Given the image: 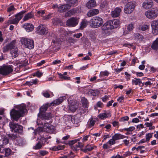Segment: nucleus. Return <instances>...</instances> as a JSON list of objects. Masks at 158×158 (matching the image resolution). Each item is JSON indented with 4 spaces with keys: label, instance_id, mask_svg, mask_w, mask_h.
Here are the masks:
<instances>
[{
    "label": "nucleus",
    "instance_id": "5701e85b",
    "mask_svg": "<svg viewBox=\"0 0 158 158\" xmlns=\"http://www.w3.org/2000/svg\"><path fill=\"white\" fill-rule=\"evenodd\" d=\"M96 5L95 0H90L86 4V6L89 9H90L94 7Z\"/></svg>",
    "mask_w": 158,
    "mask_h": 158
},
{
    "label": "nucleus",
    "instance_id": "aec40b11",
    "mask_svg": "<svg viewBox=\"0 0 158 158\" xmlns=\"http://www.w3.org/2000/svg\"><path fill=\"white\" fill-rule=\"evenodd\" d=\"M99 10L98 9L91 10L87 13V15L88 17H91L98 15L99 13Z\"/></svg>",
    "mask_w": 158,
    "mask_h": 158
},
{
    "label": "nucleus",
    "instance_id": "cd10ccee",
    "mask_svg": "<svg viewBox=\"0 0 158 158\" xmlns=\"http://www.w3.org/2000/svg\"><path fill=\"white\" fill-rule=\"evenodd\" d=\"M42 94L44 97L46 98L50 97L51 95H52V96L53 95L52 92L49 91L48 90L44 91L42 93Z\"/></svg>",
    "mask_w": 158,
    "mask_h": 158
},
{
    "label": "nucleus",
    "instance_id": "bf43d9fd",
    "mask_svg": "<svg viewBox=\"0 0 158 158\" xmlns=\"http://www.w3.org/2000/svg\"><path fill=\"white\" fill-rule=\"evenodd\" d=\"M108 144H109L108 143H106L105 144H104L103 145V148H104V149H107L108 148H110V145L109 146L108 145Z\"/></svg>",
    "mask_w": 158,
    "mask_h": 158
},
{
    "label": "nucleus",
    "instance_id": "ea45409f",
    "mask_svg": "<svg viewBox=\"0 0 158 158\" xmlns=\"http://www.w3.org/2000/svg\"><path fill=\"white\" fill-rule=\"evenodd\" d=\"M96 123V120L93 118H91L89 119V127H93L94 125Z\"/></svg>",
    "mask_w": 158,
    "mask_h": 158
},
{
    "label": "nucleus",
    "instance_id": "4468645a",
    "mask_svg": "<svg viewBox=\"0 0 158 158\" xmlns=\"http://www.w3.org/2000/svg\"><path fill=\"white\" fill-rule=\"evenodd\" d=\"M38 116L40 119L42 120H49L52 118L53 117L52 114L49 113H39Z\"/></svg>",
    "mask_w": 158,
    "mask_h": 158
},
{
    "label": "nucleus",
    "instance_id": "20e7f679",
    "mask_svg": "<svg viewBox=\"0 0 158 158\" xmlns=\"http://www.w3.org/2000/svg\"><path fill=\"white\" fill-rule=\"evenodd\" d=\"M64 99L63 97H60L56 100L54 101L53 102L50 103H46L43 105L40 108V111L39 113H44L46 111L49 106H51L52 104L53 106L54 105H59L62 102Z\"/></svg>",
    "mask_w": 158,
    "mask_h": 158
},
{
    "label": "nucleus",
    "instance_id": "09e8293b",
    "mask_svg": "<svg viewBox=\"0 0 158 158\" xmlns=\"http://www.w3.org/2000/svg\"><path fill=\"white\" fill-rule=\"evenodd\" d=\"M43 75V73L40 71H37L35 73H34V76H36L38 77H41Z\"/></svg>",
    "mask_w": 158,
    "mask_h": 158
},
{
    "label": "nucleus",
    "instance_id": "f8f14e48",
    "mask_svg": "<svg viewBox=\"0 0 158 158\" xmlns=\"http://www.w3.org/2000/svg\"><path fill=\"white\" fill-rule=\"evenodd\" d=\"M37 32L39 35H43L47 34L48 31L45 26L41 24L39 25L36 28Z\"/></svg>",
    "mask_w": 158,
    "mask_h": 158
},
{
    "label": "nucleus",
    "instance_id": "a18cd8bd",
    "mask_svg": "<svg viewBox=\"0 0 158 158\" xmlns=\"http://www.w3.org/2000/svg\"><path fill=\"white\" fill-rule=\"evenodd\" d=\"M88 94L89 95H90L93 96H95L97 94L95 90L92 89H90L89 90Z\"/></svg>",
    "mask_w": 158,
    "mask_h": 158
},
{
    "label": "nucleus",
    "instance_id": "5fc2aeb1",
    "mask_svg": "<svg viewBox=\"0 0 158 158\" xmlns=\"http://www.w3.org/2000/svg\"><path fill=\"white\" fill-rule=\"evenodd\" d=\"M40 154L42 156H44L47 155L48 153V152L45 150H41L39 152Z\"/></svg>",
    "mask_w": 158,
    "mask_h": 158
},
{
    "label": "nucleus",
    "instance_id": "c9c22d12",
    "mask_svg": "<svg viewBox=\"0 0 158 158\" xmlns=\"http://www.w3.org/2000/svg\"><path fill=\"white\" fill-rule=\"evenodd\" d=\"M110 115L109 113H105L102 114H100L98 115V117L101 119H104V118L108 117Z\"/></svg>",
    "mask_w": 158,
    "mask_h": 158
},
{
    "label": "nucleus",
    "instance_id": "0eeeda50",
    "mask_svg": "<svg viewBox=\"0 0 158 158\" xmlns=\"http://www.w3.org/2000/svg\"><path fill=\"white\" fill-rule=\"evenodd\" d=\"M21 42L22 44L26 48L32 49L34 48V41L31 39L22 38L21 40Z\"/></svg>",
    "mask_w": 158,
    "mask_h": 158
},
{
    "label": "nucleus",
    "instance_id": "79ce46f5",
    "mask_svg": "<svg viewBox=\"0 0 158 158\" xmlns=\"http://www.w3.org/2000/svg\"><path fill=\"white\" fill-rule=\"evenodd\" d=\"M75 139L73 140H70L69 141L68 144L70 145H72L77 142L80 141V139Z\"/></svg>",
    "mask_w": 158,
    "mask_h": 158
},
{
    "label": "nucleus",
    "instance_id": "774afa93",
    "mask_svg": "<svg viewBox=\"0 0 158 158\" xmlns=\"http://www.w3.org/2000/svg\"><path fill=\"white\" fill-rule=\"evenodd\" d=\"M139 119L137 118H133L132 120V122L134 123H137L139 122Z\"/></svg>",
    "mask_w": 158,
    "mask_h": 158
},
{
    "label": "nucleus",
    "instance_id": "603ef678",
    "mask_svg": "<svg viewBox=\"0 0 158 158\" xmlns=\"http://www.w3.org/2000/svg\"><path fill=\"white\" fill-rule=\"evenodd\" d=\"M135 129L134 127H131L128 128H125L124 130L127 131H132Z\"/></svg>",
    "mask_w": 158,
    "mask_h": 158
},
{
    "label": "nucleus",
    "instance_id": "f03ea898",
    "mask_svg": "<svg viewBox=\"0 0 158 158\" xmlns=\"http://www.w3.org/2000/svg\"><path fill=\"white\" fill-rule=\"evenodd\" d=\"M16 40H13L2 48V52L5 53L10 51V54L13 58H15L19 55L18 49L15 45Z\"/></svg>",
    "mask_w": 158,
    "mask_h": 158
},
{
    "label": "nucleus",
    "instance_id": "9d476101",
    "mask_svg": "<svg viewBox=\"0 0 158 158\" xmlns=\"http://www.w3.org/2000/svg\"><path fill=\"white\" fill-rule=\"evenodd\" d=\"M136 3L135 2H130L125 5L124 8L125 13L127 14H131L134 10L136 6Z\"/></svg>",
    "mask_w": 158,
    "mask_h": 158
},
{
    "label": "nucleus",
    "instance_id": "4be33fe9",
    "mask_svg": "<svg viewBox=\"0 0 158 158\" xmlns=\"http://www.w3.org/2000/svg\"><path fill=\"white\" fill-rule=\"evenodd\" d=\"M23 27L26 30V31L29 32L32 31L34 29V26L31 24L26 23L23 25Z\"/></svg>",
    "mask_w": 158,
    "mask_h": 158
},
{
    "label": "nucleus",
    "instance_id": "6ab92c4d",
    "mask_svg": "<svg viewBox=\"0 0 158 158\" xmlns=\"http://www.w3.org/2000/svg\"><path fill=\"white\" fill-rule=\"evenodd\" d=\"M152 0H147L143 3V6L146 9L151 8L152 6Z\"/></svg>",
    "mask_w": 158,
    "mask_h": 158
},
{
    "label": "nucleus",
    "instance_id": "4d7b16f0",
    "mask_svg": "<svg viewBox=\"0 0 158 158\" xmlns=\"http://www.w3.org/2000/svg\"><path fill=\"white\" fill-rule=\"evenodd\" d=\"M108 144L110 146L115 143V141L112 138L110 140L107 142Z\"/></svg>",
    "mask_w": 158,
    "mask_h": 158
},
{
    "label": "nucleus",
    "instance_id": "f257e3e1",
    "mask_svg": "<svg viewBox=\"0 0 158 158\" xmlns=\"http://www.w3.org/2000/svg\"><path fill=\"white\" fill-rule=\"evenodd\" d=\"M27 111L26 106L24 105H20L13 108L10 111L11 118L16 121H18L19 119L23 116V114Z\"/></svg>",
    "mask_w": 158,
    "mask_h": 158
},
{
    "label": "nucleus",
    "instance_id": "0e129e2a",
    "mask_svg": "<svg viewBox=\"0 0 158 158\" xmlns=\"http://www.w3.org/2000/svg\"><path fill=\"white\" fill-rule=\"evenodd\" d=\"M61 62V60H56L52 62V64L54 65H56L60 64Z\"/></svg>",
    "mask_w": 158,
    "mask_h": 158
},
{
    "label": "nucleus",
    "instance_id": "8fccbe9b",
    "mask_svg": "<svg viewBox=\"0 0 158 158\" xmlns=\"http://www.w3.org/2000/svg\"><path fill=\"white\" fill-rule=\"evenodd\" d=\"M152 134L148 133L146 134V139L147 141H149L150 138L152 137Z\"/></svg>",
    "mask_w": 158,
    "mask_h": 158
},
{
    "label": "nucleus",
    "instance_id": "423d86ee",
    "mask_svg": "<svg viewBox=\"0 0 158 158\" xmlns=\"http://www.w3.org/2000/svg\"><path fill=\"white\" fill-rule=\"evenodd\" d=\"M14 69L12 65H8L0 67V74L3 75H7L12 73Z\"/></svg>",
    "mask_w": 158,
    "mask_h": 158
},
{
    "label": "nucleus",
    "instance_id": "a19ab883",
    "mask_svg": "<svg viewBox=\"0 0 158 158\" xmlns=\"http://www.w3.org/2000/svg\"><path fill=\"white\" fill-rule=\"evenodd\" d=\"M58 75L59 76V78L64 80H69L70 79V77H67L65 76H63L61 73H58Z\"/></svg>",
    "mask_w": 158,
    "mask_h": 158
},
{
    "label": "nucleus",
    "instance_id": "37998d69",
    "mask_svg": "<svg viewBox=\"0 0 158 158\" xmlns=\"http://www.w3.org/2000/svg\"><path fill=\"white\" fill-rule=\"evenodd\" d=\"M113 22V25L114 28H116L118 26V20H112Z\"/></svg>",
    "mask_w": 158,
    "mask_h": 158
},
{
    "label": "nucleus",
    "instance_id": "f3484780",
    "mask_svg": "<svg viewBox=\"0 0 158 158\" xmlns=\"http://www.w3.org/2000/svg\"><path fill=\"white\" fill-rule=\"evenodd\" d=\"M97 148V146L89 144H87L84 148H82V151L85 153H87L88 152L90 151L94 148Z\"/></svg>",
    "mask_w": 158,
    "mask_h": 158
},
{
    "label": "nucleus",
    "instance_id": "7c9ffc66",
    "mask_svg": "<svg viewBox=\"0 0 158 158\" xmlns=\"http://www.w3.org/2000/svg\"><path fill=\"white\" fill-rule=\"evenodd\" d=\"M111 15L113 18L118 17V8H116L114 10L111 12Z\"/></svg>",
    "mask_w": 158,
    "mask_h": 158
},
{
    "label": "nucleus",
    "instance_id": "58836bf2",
    "mask_svg": "<svg viewBox=\"0 0 158 158\" xmlns=\"http://www.w3.org/2000/svg\"><path fill=\"white\" fill-rule=\"evenodd\" d=\"M140 83H141V81L139 78H135L134 79L132 80V84H134L135 85H138Z\"/></svg>",
    "mask_w": 158,
    "mask_h": 158
},
{
    "label": "nucleus",
    "instance_id": "864d4df0",
    "mask_svg": "<svg viewBox=\"0 0 158 158\" xmlns=\"http://www.w3.org/2000/svg\"><path fill=\"white\" fill-rule=\"evenodd\" d=\"M15 9L14 6L12 5L9 6L7 9V11L8 12H10L12 10H14Z\"/></svg>",
    "mask_w": 158,
    "mask_h": 158
},
{
    "label": "nucleus",
    "instance_id": "e2e57ef3",
    "mask_svg": "<svg viewBox=\"0 0 158 158\" xmlns=\"http://www.w3.org/2000/svg\"><path fill=\"white\" fill-rule=\"evenodd\" d=\"M74 13V10L73 9L70 10L69 11H68L67 14L68 15L71 16L73 15Z\"/></svg>",
    "mask_w": 158,
    "mask_h": 158
},
{
    "label": "nucleus",
    "instance_id": "f704fd0d",
    "mask_svg": "<svg viewBox=\"0 0 158 158\" xmlns=\"http://www.w3.org/2000/svg\"><path fill=\"white\" fill-rule=\"evenodd\" d=\"M44 145V144L39 141L36 145L33 147V149L35 150L40 149Z\"/></svg>",
    "mask_w": 158,
    "mask_h": 158
},
{
    "label": "nucleus",
    "instance_id": "7ed1b4c3",
    "mask_svg": "<svg viewBox=\"0 0 158 158\" xmlns=\"http://www.w3.org/2000/svg\"><path fill=\"white\" fill-rule=\"evenodd\" d=\"M103 23V19L99 16H95L90 19V25L92 27L96 28L101 27Z\"/></svg>",
    "mask_w": 158,
    "mask_h": 158
},
{
    "label": "nucleus",
    "instance_id": "bb28decb",
    "mask_svg": "<svg viewBox=\"0 0 158 158\" xmlns=\"http://www.w3.org/2000/svg\"><path fill=\"white\" fill-rule=\"evenodd\" d=\"M9 142V139L7 137H3L0 140V144H2L4 146L7 144Z\"/></svg>",
    "mask_w": 158,
    "mask_h": 158
},
{
    "label": "nucleus",
    "instance_id": "49530a36",
    "mask_svg": "<svg viewBox=\"0 0 158 158\" xmlns=\"http://www.w3.org/2000/svg\"><path fill=\"white\" fill-rule=\"evenodd\" d=\"M77 109V106L76 105H71L69 107L70 110L73 112H74Z\"/></svg>",
    "mask_w": 158,
    "mask_h": 158
},
{
    "label": "nucleus",
    "instance_id": "39448f33",
    "mask_svg": "<svg viewBox=\"0 0 158 158\" xmlns=\"http://www.w3.org/2000/svg\"><path fill=\"white\" fill-rule=\"evenodd\" d=\"M26 12V10H22L15 15V19H10L8 22L10 24H17L22 18L24 14Z\"/></svg>",
    "mask_w": 158,
    "mask_h": 158
},
{
    "label": "nucleus",
    "instance_id": "c85d7f7f",
    "mask_svg": "<svg viewBox=\"0 0 158 158\" xmlns=\"http://www.w3.org/2000/svg\"><path fill=\"white\" fill-rule=\"evenodd\" d=\"M151 48L152 49L154 50H156L158 49V38H157L153 42L151 45Z\"/></svg>",
    "mask_w": 158,
    "mask_h": 158
},
{
    "label": "nucleus",
    "instance_id": "2eb2a0df",
    "mask_svg": "<svg viewBox=\"0 0 158 158\" xmlns=\"http://www.w3.org/2000/svg\"><path fill=\"white\" fill-rule=\"evenodd\" d=\"M151 26L152 32L155 35L158 34V21L154 20L152 22Z\"/></svg>",
    "mask_w": 158,
    "mask_h": 158
},
{
    "label": "nucleus",
    "instance_id": "dca6fc26",
    "mask_svg": "<svg viewBox=\"0 0 158 158\" xmlns=\"http://www.w3.org/2000/svg\"><path fill=\"white\" fill-rule=\"evenodd\" d=\"M44 125L43 127L48 132H50L54 130V127L52 125L49 124L48 123H44Z\"/></svg>",
    "mask_w": 158,
    "mask_h": 158
},
{
    "label": "nucleus",
    "instance_id": "a211bd4d",
    "mask_svg": "<svg viewBox=\"0 0 158 158\" xmlns=\"http://www.w3.org/2000/svg\"><path fill=\"white\" fill-rule=\"evenodd\" d=\"M71 6L69 4L59 6L58 11L60 12H65L70 8Z\"/></svg>",
    "mask_w": 158,
    "mask_h": 158
},
{
    "label": "nucleus",
    "instance_id": "6e6552de",
    "mask_svg": "<svg viewBox=\"0 0 158 158\" xmlns=\"http://www.w3.org/2000/svg\"><path fill=\"white\" fill-rule=\"evenodd\" d=\"M9 127L12 131L16 133H22L23 131V127L14 122H10L9 123Z\"/></svg>",
    "mask_w": 158,
    "mask_h": 158
},
{
    "label": "nucleus",
    "instance_id": "393cba45",
    "mask_svg": "<svg viewBox=\"0 0 158 158\" xmlns=\"http://www.w3.org/2000/svg\"><path fill=\"white\" fill-rule=\"evenodd\" d=\"M34 16V13L32 12H31L24 15L23 19V20L24 21H26L30 19L33 18Z\"/></svg>",
    "mask_w": 158,
    "mask_h": 158
},
{
    "label": "nucleus",
    "instance_id": "4c0bfd02",
    "mask_svg": "<svg viewBox=\"0 0 158 158\" xmlns=\"http://www.w3.org/2000/svg\"><path fill=\"white\" fill-rule=\"evenodd\" d=\"M84 147V144L82 143L78 142V144L77 145H76V146H72V148L73 149L77 150V148H82Z\"/></svg>",
    "mask_w": 158,
    "mask_h": 158
},
{
    "label": "nucleus",
    "instance_id": "473e14b6",
    "mask_svg": "<svg viewBox=\"0 0 158 158\" xmlns=\"http://www.w3.org/2000/svg\"><path fill=\"white\" fill-rule=\"evenodd\" d=\"M88 23V21L86 19H83L81 22L80 29H82L87 26Z\"/></svg>",
    "mask_w": 158,
    "mask_h": 158
},
{
    "label": "nucleus",
    "instance_id": "13d9d810",
    "mask_svg": "<svg viewBox=\"0 0 158 158\" xmlns=\"http://www.w3.org/2000/svg\"><path fill=\"white\" fill-rule=\"evenodd\" d=\"M148 28V26L147 25H144L142 26L141 29L143 31H144L147 29Z\"/></svg>",
    "mask_w": 158,
    "mask_h": 158
},
{
    "label": "nucleus",
    "instance_id": "1a4fd4ad",
    "mask_svg": "<svg viewBox=\"0 0 158 158\" xmlns=\"http://www.w3.org/2000/svg\"><path fill=\"white\" fill-rule=\"evenodd\" d=\"M158 14V10L154 8L148 10L145 13V15L147 18L151 19H155Z\"/></svg>",
    "mask_w": 158,
    "mask_h": 158
},
{
    "label": "nucleus",
    "instance_id": "6e6d98bb",
    "mask_svg": "<svg viewBox=\"0 0 158 158\" xmlns=\"http://www.w3.org/2000/svg\"><path fill=\"white\" fill-rule=\"evenodd\" d=\"M129 118L127 116H125L124 117H123L121 118L120 120V121H125L128 120L129 119Z\"/></svg>",
    "mask_w": 158,
    "mask_h": 158
},
{
    "label": "nucleus",
    "instance_id": "a878e982",
    "mask_svg": "<svg viewBox=\"0 0 158 158\" xmlns=\"http://www.w3.org/2000/svg\"><path fill=\"white\" fill-rule=\"evenodd\" d=\"M102 33L104 36L109 35L111 33V31L110 30L102 27Z\"/></svg>",
    "mask_w": 158,
    "mask_h": 158
},
{
    "label": "nucleus",
    "instance_id": "c03bdc74",
    "mask_svg": "<svg viewBox=\"0 0 158 158\" xmlns=\"http://www.w3.org/2000/svg\"><path fill=\"white\" fill-rule=\"evenodd\" d=\"M134 24L132 23H130L128 24L127 26V29L128 31H131L134 28Z\"/></svg>",
    "mask_w": 158,
    "mask_h": 158
},
{
    "label": "nucleus",
    "instance_id": "de8ad7c7",
    "mask_svg": "<svg viewBox=\"0 0 158 158\" xmlns=\"http://www.w3.org/2000/svg\"><path fill=\"white\" fill-rule=\"evenodd\" d=\"M109 74V72L107 71L101 72L100 73V76L101 77L107 76Z\"/></svg>",
    "mask_w": 158,
    "mask_h": 158
},
{
    "label": "nucleus",
    "instance_id": "72a5a7b5",
    "mask_svg": "<svg viewBox=\"0 0 158 158\" xmlns=\"http://www.w3.org/2000/svg\"><path fill=\"white\" fill-rule=\"evenodd\" d=\"M58 31L60 35L66 36L68 34L67 31H65V29L63 27L60 28L58 29Z\"/></svg>",
    "mask_w": 158,
    "mask_h": 158
},
{
    "label": "nucleus",
    "instance_id": "e433bc0d",
    "mask_svg": "<svg viewBox=\"0 0 158 158\" xmlns=\"http://www.w3.org/2000/svg\"><path fill=\"white\" fill-rule=\"evenodd\" d=\"M52 22L55 25H58L61 23V20L58 18H55L53 19Z\"/></svg>",
    "mask_w": 158,
    "mask_h": 158
},
{
    "label": "nucleus",
    "instance_id": "69168bd1",
    "mask_svg": "<svg viewBox=\"0 0 158 158\" xmlns=\"http://www.w3.org/2000/svg\"><path fill=\"white\" fill-rule=\"evenodd\" d=\"M89 137V135H86L85 137H84L82 139V141L83 142L86 141L88 140V139Z\"/></svg>",
    "mask_w": 158,
    "mask_h": 158
},
{
    "label": "nucleus",
    "instance_id": "338daca9",
    "mask_svg": "<svg viewBox=\"0 0 158 158\" xmlns=\"http://www.w3.org/2000/svg\"><path fill=\"white\" fill-rule=\"evenodd\" d=\"M152 84V83H151L150 81H148L144 83V85L146 86L150 85L151 86Z\"/></svg>",
    "mask_w": 158,
    "mask_h": 158
},
{
    "label": "nucleus",
    "instance_id": "9b49d317",
    "mask_svg": "<svg viewBox=\"0 0 158 158\" xmlns=\"http://www.w3.org/2000/svg\"><path fill=\"white\" fill-rule=\"evenodd\" d=\"M79 21V18L73 17L66 21V25L69 27H74L78 24Z\"/></svg>",
    "mask_w": 158,
    "mask_h": 158
},
{
    "label": "nucleus",
    "instance_id": "c756f323",
    "mask_svg": "<svg viewBox=\"0 0 158 158\" xmlns=\"http://www.w3.org/2000/svg\"><path fill=\"white\" fill-rule=\"evenodd\" d=\"M134 36L135 39H136L140 42L143 40L144 39L143 36L139 34V33H136L134 35Z\"/></svg>",
    "mask_w": 158,
    "mask_h": 158
},
{
    "label": "nucleus",
    "instance_id": "052dcab7",
    "mask_svg": "<svg viewBox=\"0 0 158 158\" xmlns=\"http://www.w3.org/2000/svg\"><path fill=\"white\" fill-rule=\"evenodd\" d=\"M112 139H114L115 141L118 139V134H116L113 136Z\"/></svg>",
    "mask_w": 158,
    "mask_h": 158
},
{
    "label": "nucleus",
    "instance_id": "680f3d73",
    "mask_svg": "<svg viewBox=\"0 0 158 158\" xmlns=\"http://www.w3.org/2000/svg\"><path fill=\"white\" fill-rule=\"evenodd\" d=\"M82 35V34L81 33H78L77 34H74L73 35V37H75L77 38H78L80 37Z\"/></svg>",
    "mask_w": 158,
    "mask_h": 158
},
{
    "label": "nucleus",
    "instance_id": "412c9836",
    "mask_svg": "<svg viewBox=\"0 0 158 158\" xmlns=\"http://www.w3.org/2000/svg\"><path fill=\"white\" fill-rule=\"evenodd\" d=\"M102 27L107 29L111 30L114 28L113 25V22L112 20H110L105 23Z\"/></svg>",
    "mask_w": 158,
    "mask_h": 158
},
{
    "label": "nucleus",
    "instance_id": "ddd939ff",
    "mask_svg": "<svg viewBox=\"0 0 158 158\" xmlns=\"http://www.w3.org/2000/svg\"><path fill=\"white\" fill-rule=\"evenodd\" d=\"M11 150L9 148H5L4 146L0 144V153L1 155H4V157L7 156L10 154Z\"/></svg>",
    "mask_w": 158,
    "mask_h": 158
},
{
    "label": "nucleus",
    "instance_id": "2f4dec72",
    "mask_svg": "<svg viewBox=\"0 0 158 158\" xmlns=\"http://www.w3.org/2000/svg\"><path fill=\"white\" fill-rule=\"evenodd\" d=\"M65 146L64 145H58L57 147H54L50 148V149L53 151H56L60 150H62L64 148Z\"/></svg>",
    "mask_w": 158,
    "mask_h": 158
},
{
    "label": "nucleus",
    "instance_id": "3c124183",
    "mask_svg": "<svg viewBox=\"0 0 158 158\" xmlns=\"http://www.w3.org/2000/svg\"><path fill=\"white\" fill-rule=\"evenodd\" d=\"M8 136L13 139H15L17 138V135L13 134H10L8 135Z\"/></svg>",
    "mask_w": 158,
    "mask_h": 158
},
{
    "label": "nucleus",
    "instance_id": "b1692460",
    "mask_svg": "<svg viewBox=\"0 0 158 158\" xmlns=\"http://www.w3.org/2000/svg\"><path fill=\"white\" fill-rule=\"evenodd\" d=\"M81 102L82 106L84 108L88 107L89 103L88 100L84 97H82L81 98Z\"/></svg>",
    "mask_w": 158,
    "mask_h": 158
}]
</instances>
